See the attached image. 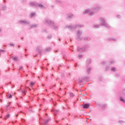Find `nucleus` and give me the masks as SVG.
Returning <instances> with one entry per match:
<instances>
[{
  "label": "nucleus",
  "mask_w": 125,
  "mask_h": 125,
  "mask_svg": "<svg viewBox=\"0 0 125 125\" xmlns=\"http://www.w3.org/2000/svg\"><path fill=\"white\" fill-rule=\"evenodd\" d=\"M40 124H41V123H42V118H40Z\"/></svg>",
  "instance_id": "ea45409f"
},
{
  "label": "nucleus",
  "mask_w": 125,
  "mask_h": 125,
  "mask_svg": "<svg viewBox=\"0 0 125 125\" xmlns=\"http://www.w3.org/2000/svg\"><path fill=\"white\" fill-rule=\"evenodd\" d=\"M51 50V48L48 47L45 49V50L44 51V52H45V51H46V52H49V51H50Z\"/></svg>",
  "instance_id": "4468645a"
},
{
  "label": "nucleus",
  "mask_w": 125,
  "mask_h": 125,
  "mask_svg": "<svg viewBox=\"0 0 125 125\" xmlns=\"http://www.w3.org/2000/svg\"><path fill=\"white\" fill-rule=\"evenodd\" d=\"M44 23L45 24H48V25H50V26H51V27L55 29V30H56V29L58 28V26H56L55 23H54V22L50 21L49 19H46L44 21Z\"/></svg>",
  "instance_id": "f03ea898"
},
{
  "label": "nucleus",
  "mask_w": 125,
  "mask_h": 125,
  "mask_svg": "<svg viewBox=\"0 0 125 125\" xmlns=\"http://www.w3.org/2000/svg\"><path fill=\"white\" fill-rule=\"evenodd\" d=\"M19 23H20V24H21L22 25H29V24H30V22H29L26 20L20 21Z\"/></svg>",
  "instance_id": "9d476101"
},
{
  "label": "nucleus",
  "mask_w": 125,
  "mask_h": 125,
  "mask_svg": "<svg viewBox=\"0 0 125 125\" xmlns=\"http://www.w3.org/2000/svg\"><path fill=\"white\" fill-rule=\"evenodd\" d=\"M55 52H58V50H56V51H55Z\"/></svg>",
  "instance_id": "49530a36"
},
{
  "label": "nucleus",
  "mask_w": 125,
  "mask_h": 125,
  "mask_svg": "<svg viewBox=\"0 0 125 125\" xmlns=\"http://www.w3.org/2000/svg\"><path fill=\"white\" fill-rule=\"evenodd\" d=\"M99 27H100V25L99 24H96L94 26V28H95V29H98Z\"/></svg>",
  "instance_id": "6ab92c4d"
},
{
  "label": "nucleus",
  "mask_w": 125,
  "mask_h": 125,
  "mask_svg": "<svg viewBox=\"0 0 125 125\" xmlns=\"http://www.w3.org/2000/svg\"><path fill=\"white\" fill-rule=\"evenodd\" d=\"M54 115H55V116H56V114L55 113Z\"/></svg>",
  "instance_id": "052dcab7"
},
{
  "label": "nucleus",
  "mask_w": 125,
  "mask_h": 125,
  "mask_svg": "<svg viewBox=\"0 0 125 125\" xmlns=\"http://www.w3.org/2000/svg\"><path fill=\"white\" fill-rule=\"evenodd\" d=\"M100 20L101 21V25H102V26H105V27L106 28H110V25H109V24L106 22L104 18H101L100 19Z\"/></svg>",
  "instance_id": "7ed1b4c3"
},
{
  "label": "nucleus",
  "mask_w": 125,
  "mask_h": 125,
  "mask_svg": "<svg viewBox=\"0 0 125 125\" xmlns=\"http://www.w3.org/2000/svg\"><path fill=\"white\" fill-rule=\"evenodd\" d=\"M36 15V13H32L31 14V17H34V16H35Z\"/></svg>",
  "instance_id": "b1692460"
},
{
  "label": "nucleus",
  "mask_w": 125,
  "mask_h": 125,
  "mask_svg": "<svg viewBox=\"0 0 125 125\" xmlns=\"http://www.w3.org/2000/svg\"><path fill=\"white\" fill-rule=\"evenodd\" d=\"M18 106H19V107H21V106H20V105H19L18 104H17Z\"/></svg>",
  "instance_id": "a18cd8bd"
},
{
  "label": "nucleus",
  "mask_w": 125,
  "mask_h": 125,
  "mask_svg": "<svg viewBox=\"0 0 125 125\" xmlns=\"http://www.w3.org/2000/svg\"><path fill=\"white\" fill-rule=\"evenodd\" d=\"M30 6H35V7H37L39 6V7H40L41 8H43L44 6L42 4H38L34 2H31L30 3Z\"/></svg>",
  "instance_id": "0eeeda50"
},
{
  "label": "nucleus",
  "mask_w": 125,
  "mask_h": 125,
  "mask_svg": "<svg viewBox=\"0 0 125 125\" xmlns=\"http://www.w3.org/2000/svg\"><path fill=\"white\" fill-rule=\"evenodd\" d=\"M88 47V46L87 45H85L83 47H78L77 48V50L78 51H79V52H83V51H85V50L87 49Z\"/></svg>",
  "instance_id": "423d86ee"
},
{
  "label": "nucleus",
  "mask_w": 125,
  "mask_h": 125,
  "mask_svg": "<svg viewBox=\"0 0 125 125\" xmlns=\"http://www.w3.org/2000/svg\"><path fill=\"white\" fill-rule=\"evenodd\" d=\"M83 109H88V108H89V104H83Z\"/></svg>",
  "instance_id": "9b49d317"
},
{
  "label": "nucleus",
  "mask_w": 125,
  "mask_h": 125,
  "mask_svg": "<svg viewBox=\"0 0 125 125\" xmlns=\"http://www.w3.org/2000/svg\"><path fill=\"white\" fill-rule=\"evenodd\" d=\"M76 40L78 41H82L83 40V38H82V32H77Z\"/></svg>",
  "instance_id": "6e6552de"
},
{
  "label": "nucleus",
  "mask_w": 125,
  "mask_h": 125,
  "mask_svg": "<svg viewBox=\"0 0 125 125\" xmlns=\"http://www.w3.org/2000/svg\"><path fill=\"white\" fill-rule=\"evenodd\" d=\"M20 113H23L22 111H20Z\"/></svg>",
  "instance_id": "13d9d810"
},
{
  "label": "nucleus",
  "mask_w": 125,
  "mask_h": 125,
  "mask_svg": "<svg viewBox=\"0 0 125 125\" xmlns=\"http://www.w3.org/2000/svg\"><path fill=\"white\" fill-rule=\"evenodd\" d=\"M66 125H69L68 124H67Z\"/></svg>",
  "instance_id": "4d7b16f0"
},
{
  "label": "nucleus",
  "mask_w": 125,
  "mask_h": 125,
  "mask_svg": "<svg viewBox=\"0 0 125 125\" xmlns=\"http://www.w3.org/2000/svg\"><path fill=\"white\" fill-rule=\"evenodd\" d=\"M114 63H115V61H110V63H108L107 64V65H111V64H114Z\"/></svg>",
  "instance_id": "bb28decb"
},
{
  "label": "nucleus",
  "mask_w": 125,
  "mask_h": 125,
  "mask_svg": "<svg viewBox=\"0 0 125 125\" xmlns=\"http://www.w3.org/2000/svg\"><path fill=\"white\" fill-rule=\"evenodd\" d=\"M16 117H18V114H17V115H16Z\"/></svg>",
  "instance_id": "de8ad7c7"
},
{
  "label": "nucleus",
  "mask_w": 125,
  "mask_h": 125,
  "mask_svg": "<svg viewBox=\"0 0 125 125\" xmlns=\"http://www.w3.org/2000/svg\"><path fill=\"white\" fill-rule=\"evenodd\" d=\"M102 64L105 65L106 64V62H103Z\"/></svg>",
  "instance_id": "a19ab883"
},
{
  "label": "nucleus",
  "mask_w": 125,
  "mask_h": 125,
  "mask_svg": "<svg viewBox=\"0 0 125 125\" xmlns=\"http://www.w3.org/2000/svg\"><path fill=\"white\" fill-rule=\"evenodd\" d=\"M34 84H35V83L31 82L30 83V86H33V85H34Z\"/></svg>",
  "instance_id": "f704fd0d"
},
{
  "label": "nucleus",
  "mask_w": 125,
  "mask_h": 125,
  "mask_svg": "<svg viewBox=\"0 0 125 125\" xmlns=\"http://www.w3.org/2000/svg\"><path fill=\"white\" fill-rule=\"evenodd\" d=\"M90 71H91V67H88L86 69V73L87 75H89L90 74Z\"/></svg>",
  "instance_id": "f8f14e48"
},
{
  "label": "nucleus",
  "mask_w": 125,
  "mask_h": 125,
  "mask_svg": "<svg viewBox=\"0 0 125 125\" xmlns=\"http://www.w3.org/2000/svg\"><path fill=\"white\" fill-rule=\"evenodd\" d=\"M9 117H10V115L7 114V115H6L5 116V120H7V119H8V118H9Z\"/></svg>",
  "instance_id": "412c9836"
},
{
  "label": "nucleus",
  "mask_w": 125,
  "mask_h": 125,
  "mask_svg": "<svg viewBox=\"0 0 125 125\" xmlns=\"http://www.w3.org/2000/svg\"><path fill=\"white\" fill-rule=\"evenodd\" d=\"M101 7H97L96 8H94L91 9H88L86 10L84 12V14H87L88 13L89 15L90 16H92L94 14V12H95V10H99Z\"/></svg>",
  "instance_id": "f257e3e1"
},
{
  "label": "nucleus",
  "mask_w": 125,
  "mask_h": 125,
  "mask_svg": "<svg viewBox=\"0 0 125 125\" xmlns=\"http://www.w3.org/2000/svg\"><path fill=\"white\" fill-rule=\"evenodd\" d=\"M111 71H113V72H115V71H116V68L115 67H112L111 68Z\"/></svg>",
  "instance_id": "2f4dec72"
},
{
  "label": "nucleus",
  "mask_w": 125,
  "mask_h": 125,
  "mask_svg": "<svg viewBox=\"0 0 125 125\" xmlns=\"http://www.w3.org/2000/svg\"><path fill=\"white\" fill-rule=\"evenodd\" d=\"M18 91H20V89H18Z\"/></svg>",
  "instance_id": "6e6d98bb"
},
{
  "label": "nucleus",
  "mask_w": 125,
  "mask_h": 125,
  "mask_svg": "<svg viewBox=\"0 0 125 125\" xmlns=\"http://www.w3.org/2000/svg\"><path fill=\"white\" fill-rule=\"evenodd\" d=\"M74 17V15L72 14H69L68 15L67 18H73Z\"/></svg>",
  "instance_id": "dca6fc26"
},
{
  "label": "nucleus",
  "mask_w": 125,
  "mask_h": 125,
  "mask_svg": "<svg viewBox=\"0 0 125 125\" xmlns=\"http://www.w3.org/2000/svg\"><path fill=\"white\" fill-rule=\"evenodd\" d=\"M8 83H5V85H7Z\"/></svg>",
  "instance_id": "8fccbe9b"
},
{
  "label": "nucleus",
  "mask_w": 125,
  "mask_h": 125,
  "mask_svg": "<svg viewBox=\"0 0 125 125\" xmlns=\"http://www.w3.org/2000/svg\"><path fill=\"white\" fill-rule=\"evenodd\" d=\"M62 76H64V74H62Z\"/></svg>",
  "instance_id": "680f3d73"
},
{
  "label": "nucleus",
  "mask_w": 125,
  "mask_h": 125,
  "mask_svg": "<svg viewBox=\"0 0 125 125\" xmlns=\"http://www.w3.org/2000/svg\"><path fill=\"white\" fill-rule=\"evenodd\" d=\"M12 124H14V122H12Z\"/></svg>",
  "instance_id": "bf43d9fd"
},
{
  "label": "nucleus",
  "mask_w": 125,
  "mask_h": 125,
  "mask_svg": "<svg viewBox=\"0 0 125 125\" xmlns=\"http://www.w3.org/2000/svg\"><path fill=\"white\" fill-rule=\"evenodd\" d=\"M109 67H106V71H107V70H108V68Z\"/></svg>",
  "instance_id": "603ef678"
},
{
  "label": "nucleus",
  "mask_w": 125,
  "mask_h": 125,
  "mask_svg": "<svg viewBox=\"0 0 125 125\" xmlns=\"http://www.w3.org/2000/svg\"><path fill=\"white\" fill-rule=\"evenodd\" d=\"M28 82H29V80L26 81V83H28Z\"/></svg>",
  "instance_id": "864d4df0"
},
{
  "label": "nucleus",
  "mask_w": 125,
  "mask_h": 125,
  "mask_svg": "<svg viewBox=\"0 0 125 125\" xmlns=\"http://www.w3.org/2000/svg\"><path fill=\"white\" fill-rule=\"evenodd\" d=\"M10 105V103H9L7 104V105H5L4 108L6 109V110H7L8 109V107H9V105Z\"/></svg>",
  "instance_id": "f3484780"
},
{
  "label": "nucleus",
  "mask_w": 125,
  "mask_h": 125,
  "mask_svg": "<svg viewBox=\"0 0 125 125\" xmlns=\"http://www.w3.org/2000/svg\"><path fill=\"white\" fill-rule=\"evenodd\" d=\"M14 87H15V85H13L12 86V88H14Z\"/></svg>",
  "instance_id": "37998d69"
},
{
  "label": "nucleus",
  "mask_w": 125,
  "mask_h": 125,
  "mask_svg": "<svg viewBox=\"0 0 125 125\" xmlns=\"http://www.w3.org/2000/svg\"><path fill=\"white\" fill-rule=\"evenodd\" d=\"M89 77H84L79 79V83L80 84H83L84 82H88L89 81Z\"/></svg>",
  "instance_id": "39448f33"
},
{
  "label": "nucleus",
  "mask_w": 125,
  "mask_h": 125,
  "mask_svg": "<svg viewBox=\"0 0 125 125\" xmlns=\"http://www.w3.org/2000/svg\"><path fill=\"white\" fill-rule=\"evenodd\" d=\"M4 1H5V0H4Z\"/></svg>",
  "instance_id": "774afa93"
},
{
  "label": "nucleus",
  "mask_w": 125,
  "mask_h": 125,
  "mask_svg": "<svg viewBox=\"0 0 125 125\" xmlns=\"http://www.w3.org/2000/svg\"><path fill=\"white\" fill-rule=\"evenodd\" d=\"M84 40L86 41V42H88V41H89V40H88V37H85L84 38Z\"/></svg>",
  "instance_id": "cd10ccee"
},
{
  "label": "nucleus",
  "mask_w": 125,
  "mask_h": 125,
  "mask_svg": "<svg viewBox=\"0 0 125 125\" xmlns=\"http://www.w3.org/2000/svg\"><path fill=\"white\" fill-rule=\"evenodd\" d=\"M81 24H76L75 25H68L65 26V28H68V29H71L72 30H74L75 29H77V28H81Z\"/></svg>",
  "instance_id": "20e7f679"
},
{
  "label": "nucleus",
  "mask_w": 125,
  "mask_h": 125,
  "mask_svg": "<svg viewBox=\"0 0 125 125\" xmlns=\"http://www.w3.org/2000/svg\"><path fill=\"white\" fill-rule=\"evenodd\" d=\"M90 63H91V60L89 59L86 61V64H90Z\"/></svg>",
  "instance_id": "a211bd4d"
},
{
  "label": "nucleus",
  "mask_w": 125,
  "mask_h": 125,
  "mask_svg": "<svg viewBox=\"0 0 125 125\" xmlns=\"http://www.w3.org/2000/svg\"><path fill=\"white\" fill-rule=\"evenodd\" d=\"M21 90V92L22 93H23V94H24V95H26V90L25 89H23L22 90V88H20Z\"/></svg>",
  "instance_id": "2eb2a0df"
},
{
  "label": "nucleus",
  "mask_w": 125,
  "mask_h": 125,
  "mask_svg": "<svg viewBox=\"0 0 125 125\" xmlns=\"http://www.w3.org/2000/svg\"><path fill=\"white\" fill-rule=\"evenodd\" d=\"M54 106H56V104H54Z\"/></svg>",
  "instance_id": "09e8293b"
},
{
  "label": "nucleus",
  "mask_w": 125,
  "mask_h": 125,
  "mask_svg": "<svg viewBox=\"0 0 125 125\" xmlns=\"http://www.w3.org/2000/svg\"><path fill=\"white\" fill-rule=\"evenodd\" d=\"M13 60H14V61H18V58L17 57H15L13 58Z\"/></svg>",
  "instance_id": "5701e85b"
},
{
  "label": "nucleus",
  "mask_w": 125,
  "mask_h": 125,
  "mask_svg": "<svg viewBox=\"0 0 125 125\" xmlns=\"http://www.w3.org/2000/svg\"><path fill=\"white\" fill-rule=\"evenodd\" d=\"M9 45H10V46H14V44H13V43H10L9 44Z\"/></svg>",
  "instance_id": "e433bc0d"
},
{
  "label": "nucleus",
  "mask_w": 125,
  "mask_h": 125,
  "mask_svg": "<svg viewBox=\"0 0 125 125\" xmlns=\"http://www.w3.org/2000/svg\"><path fill=\"white\" fill-rule=\"evenodd\" d=\"M6 8V7L4 5L2 6V10H5V9Z\"/></svg>",
  "instance_id": "c756f323"
},
{
  "label": "nucleus",
  "mask_w": 125,
  "mask_h": 125,
  "mask_svg": "<svg viewBox=\"0 0 125 125\" xmlns=\"http://www.w3.org/2000/svg\"><path fill=\"white\" fill-rule=\"evenodd\" d=\"M22 68H23V66H20L19 70H22Z\"/></svg>",
  "instance_id": "58836bf2"
},
{
  "label": "nucleus",
  "mask_w": 125,
  "mask_h": 125,
  "mask_svg": "<svg viewBox=\"0 0 125 125\" xmlns=\"http://www.w3.org/2000/svg\"><path fill=\"white\" fill-rule=\"evenodd\" d=\"M120 101H122V102H124V103H125V100L123 98V97L120 98Z\"/></svg>",
  "instance_id": "a878e982"
},
{
  "label": "nucleus",
  "mask_w": 125,
  "mask_h": 125,
  "mask_svg": "<svg viewBox=\"0 0 125 125\" xmlns=\"http://www.w3.org/2000/svg\"><path fill=\"white\" fill-rule=\"evenodd\" d=\"M51 38H52V36H51V35H49L47 37V39H51Z\"/></svg>",
  "instance_id": "c9c22d12"
},
{
  "label": "nucleus",
  "mask_w": 125,
  "mask_h": 125,
  "mask_svg": "<svg viewBox=\"0 0 125 125\" xmlns=\"http://www.w3.org/2000/svg\"><path fill=\"white\" fill-rule=\"evenodd\" d=\"M29 90H31V89L29 88Z\"/></svg>",
  "instance_id": "338daca9"
},
{
  "label": "nucleus",
  "mask_w": 125,
  "mask_h": 125,
  "mask_svg": "<svg viewBox=\"0 0 125 125\" xmlns=\"http://www.w3.org/2000/svg\"><path fill=\"white\" fill-rule=\"evenodd\" d=\"M106 106H107L106 104H103L101 105V106L103 107V108H106Z\"/></svg>",
  "instance_id": "473e14b6"
},
{
  "label": "nucleus",
  "mask_w": 125,
  "mask_h": 125,
  "mask_svg": "<svg viewBox=\"0 0 125 125\" xmlns=\"http://www.w3.org/2000/svg\"><path fill=\"white\" fill-rule=\"evenodd\" d=\"M26 77H28V75H26Z\"/></svg>",
  "instance_id": "e2e57ef3"
},
{
  "label": "nucleus",
  "mask_w": 125,
  "mask_h": 125,
  "mask_svg": "<svg viewBox=\"0 0 125 125\" xmlns=\"http://www.w3.org/2000/svg\"><path fill=\"white\" fill-rule=\"evenodd\" d=\"M118 123H120L121 124H122V123H124V121H119L118 122Z\"/></svg>",
  "instance_id": "79ce46f5"
},
{
  "label": "nucleus",
  "mask_w": 125,
  "mask_h": 125,
  "mask_svg": "<svg viewBox=\"0 0 125 125\" xmlns=\"http://www.w3.org/2000/svg\"><path fill=\"white\" fill-rule=\"evenodd\" d=\"M36 51L40 54V55H42V47L41 46H39L37 48H36Z\"/></svg>",
  "instance_id": "1a4fd4ad"
},
{
  "label": "nucleus",
  "mask_w": 125,
  "mask_h": 125,
  "mask_svg": "<svg viewBox=\"0 0 125 125\" xmlns=\"http://www.w3.org/2000/svg\"><path fill=\"white\" fill-rule=\"evenodd\" d=\"M25 51H27V49H25Z\"/></svg>",
  "instance_id": "5fc2aeb1"
},
{
  "label": "nucleus",
  "mask_w": 125,
  "mask_h": 125,
  "mask_svg": "<svg viewBox=\"0 0 125 125\" xmlns=\"http://www.w3.org/2000/svg\"><path fill=\"white\" fill-rule=\"evenodd\" d=\"M70 96H71V97H74V96H75V95L74 94V93H71Z\"/></svg>",
  "instance_id": "72a5a7b5"
},
{
  "label": "nucleus",
  "mask_w": 125,
  "mask_h": 125,
  "mask_svg": "<svg viewBox=\"0 0 125 125\" xmlns=\"http://www.w3.org/2000/svg\"><path fill=\"white\" fill-rule=\"evenodd\" d=\"M9 83H11V82H10Z\"/></svg>",
  "instance_id": "69168bd1"
},
{
  "label": "nucleus",
  "mask_w": 125,
  "mask_h": 125,
  "mask_svg": "<svg viewBox=\"0 0 125 125\" xmlns=\"http://www.w3.org/2000/svg\"><path fill=\"white\" fill-rule=\"evenodd\" d=\"M21 122H22V123H25V119H21Z\"/></svg>",
  "instance_id": "4c0bfd02"
},
{
  "label": "nucleus",
  "mask_w": 125,
  "mask_h": 125,
  "mask_svg": "<svg viewBox=\"0 0 125 125\" xmlns=\"http://www.w3.org/2000/svg\"><path fill=\"white\" fill-rule=\"evenodd\" d=\"M60 90H61V88H60Z\"/></svg>",
  "instance_id": "0e129e2a"
},
{
  "label": "nucleus",
  "mask_w": 125,
  "mask_h": 125,
  "mask_svg": "<svg viewBox=\"0 0 125 125\" xmlns=\"http://www.w3.org/2000/svg\"><path fill=\"white\" fill-rule=\"evenodd\" d=\"M30 26L31 29H34V28H37L39 25L38 24H32Z\"/></svg>",
  "instance_id": "ddd939ff"
},
{
  "label": "nucleus",
  "mask_w": 125,
  "mask_h": 125,
  "mask_svg": "<svg viewBox=\"0 0 125 125\" xmlns=\"http://www.w3.org/2000/svg\"><path fill=\"white\" fill-rule=\"evenodd\" d=\"M27 109H28V110H29V111H30V112H33V110H32L31 109V108H32V106H29V108H28V107H26Z\"/></svg>",
  "instance_id": "c85d7f7f"
},
{
  "label": "nucleus",
  "mask_w": 125,
  "mask_h": 125,
  "mask_svg": "<svg viewBox=\"0 0 125 125\" xmlns=\"http://www.w3.org/2000/svg\"><path fill=\"white\" fill-rule=\"evenodd\" d=\"M7 98H12V95L11 94H9L7 95Z\"/></svg>",
  "instance_id": "393cba45"
},
{
  "label": "nucleus",
  "mask_w": 125,
  "mask_h": 125,
  "mask_svg": "<svg viewBox=\"0 0 125 125\" xmlns=\"http://www.w3.org/2000/svg\"><path fill=\"white\" fill-rule=\"evenodd\" d=\"M52 112H54V113H55V112H59V110H55V109H52Z\"/></svg>",
  "instance_id": "7c9ffc66"
},
{
  "label": "nucleus",
  "mask_w": 125,
  "mask_h": 125,
  "mask_svg": "<svg viewBox=\"0 0 125 125\" xmlns=\"http://www.w3.org/2000/svg\"><path fill=\"white\" fill-rule=\"evenodd\" d=\"M4 52H6V51L4 50H0V55L1 54V53H4Z\"/></svg>",
  "instance_id": "aec40b11"
},
{
  "label": "nucleus",
  "mask_w": 125,
  "mask_h": 125,
  "mask_svg": "<svg viewBox=\"0 0 125 125\" xmlns=\"http://www.w3.org/2000/svg\"><path fill=\"white\" fill-rule=\"evenodd\" d=\"M19 48H20V45L18 46Z\"/></svg>",
  "instance_id": "3c124183"
},
{
  "label": "nucleus",
  "mask_w": 125,
  "mask_h": 125,
  "mask_svg": "<svg viewBox=\"0 0 125 125\" xmlns=\"http://www.w3.org/2000/svg\"><path fill=\"white\" fill-rule=\"evenodd\" d=\"M117 17H118V18H120L121 17V16H120V15H118V16H117Z\"/></svg>",
  "instance_id": "c03bdc74"
},
{
  "label": "nucleus",
  "mask_w": 125,
  "mask_h": 125,
  "mask_svg": "<svg viewBox=\"0 0 125 125\" xmlns=\"http://www.w3.org/2000/svg\"><path fill=\"white\" fill-rule=\"evenodd\" d=\"M78 57L79 59H82V58H83V55L79 54V55H78Z\"/></svg>",
  "instance_id": "4be33fe9"
}]
</instances>
